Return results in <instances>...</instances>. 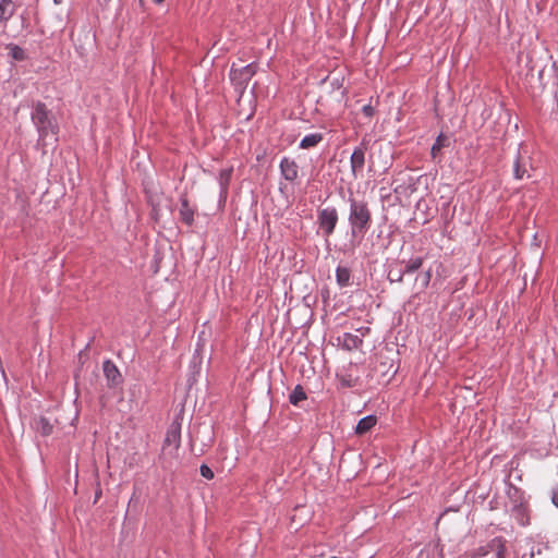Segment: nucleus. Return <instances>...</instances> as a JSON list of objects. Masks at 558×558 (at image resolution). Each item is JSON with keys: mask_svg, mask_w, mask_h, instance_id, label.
<instances>
[{"mask_svg": "<svg viewBox=\"0 0 558 558\" xmlns=\"http://www.w3.org/2000/svg\"><path fill=\"white\" fill-rule=\"evenodd\" d=\"M350 223L352 226V233L354 234L356 231H364L367 229V226L371 221V211L367 205L363 202H356L355 199H350Z\"/></svg>", "mask_w": 558, "mask_h": 558, "instance_id": "nucleus-1", "label": "nucleus"}, {"mask_svg": "<svg viewBox=\"0 0 558 558\" xmlns=\"http://www.w3.org/2000/svg\"><path fill=\"white\" fill-rule=\"evenodd\" d=\"M233 63L230 71V80L236 92L240 93L239 101L241 100L245 89L248 87L253 76L256 73V64L251 63L240 69H236Z\"/></svg>", "mask_w": 558, "mask_h": 558, "instance_id": "nucleus-2", "label": "nucleus"}, {"mask_svg": "<svg viewBox=\"0 0 558 558\" xmlns=\"http://www.w3.org/2000/svg\"><path fill=\"white\" fill-rule=\"evenodd\" d=\"M32 120L36 125L39 136L41 138L48 135V132L56 134L58 132V126L52 123V120L49 116V110L47 109L44 102L38 101L32 113Z\"/></svg>", "mask_w": 558, "mask_h": 558, "instance_id": "nucleus-3", "label": "nucleus"}, {"mask_svg": "<svg viewBox=\"0 0 558 558\" xmlns=\"http://www.w3.org/2000/svg\"><path fill=\"white\" fill-rule=\"evenodd\" d=\"M182 413L183 410L180 411V413L175 416L173 422L170 424L165 442H163V450H166L167 447L173 446L174 450H178L181 445V425H182Z\"/></svg>", "mask_w": 558, "mask_h": 558, "instance_id": "nucleus-4", "label": "nucleus"}, {"mask_svg": "<svg viewBox=\"0 0 558 558\" xmlns=\"http://www.w3.org/2000/svg\"><path fill=\"white\" fill-rule=\"evenodd\" d=\"M338 221V214L335 208H324L318 214L319 227L324 230L326 235H330Z\"/></svg>", "mask_w": 558, "mask_h": 558, "instance_id": "nucleus-5", "label": "nucleus"}, {"mask_svg": "<svg viewBox=\"0 0 558 558\" xmlns=\"http://www.w3.org/2000/svg\"><path fill=\"white\" fill-rule=\"evenodd\" d=\"M180 203V220L186 226H192L194 223V215L196 211L195 207L190 204V201L185 193L181 196Z\"/></svg>", "mask_w": 558, "mask_h": 558, "instance_id": "nucleus-6", "label": "nucleus"}, {"mask_svg": "<svg viewBox=\"0 0 558 558\" xmlns=\"http://www.w3.org/2000/svg\"><path fill=\"white\" fill-rule=\"evenodd\" d=\"M162 197L158 195H148V202L151 205V215L155 221H158L159 218L165 214L171 211L170 205L165 199V204H161Z\"/></svg>", "mask_w": 558, "mask_h": 558, "instance_id": "nucleus-7", "label": "nucleus"}, {"mask_svg": "<svg viewBox=\"0 0 558 558\" xmlns=\"http://www.w3.org/2000/svg\"><path fill=\"white\" fill-rule=\"evenodd\" d=\"M531 168V158L519 154L513 165V174L517 180H522L524 177L530 178L529 169Z\"/></svg>", "mask_w": 558, "mask_h": 558, "instance_id": "nucleus-8", "label": "nucleus"}, {"mask_svg": "<svg viewBox=\"0 0 558 558\" xmlns=\"http://www.w3.org/2000/svg\"><path fill=\"white\" fill-rule=\"evenodd\" d=\"M104 374L109 386H118L122 383V376L118 367L110 360H106L102 365Z\"/></svg>", "mask_w": 558, "mask_h": 558, "instance_id": "nucleus-9", "label": "nucleus"}, {"mask_svg": "<svg viewBox=\"0 0 558 558\" xmlns=\"http://www.w3.org/2000/svg\"><path fill=\"white\" fill-rule=\"evenodd\" d=\"M418 269V259L416 260H411L407 266H405V270L403 272H401L400 270H393L391 269L389 272H388V278L390 281H403V278L405 276L408 277H412L414 271Z\"/></svg>", "mask_w": 558, "mask_h": 558, "instance_id": "nucleus-10", "label": "nucleus"}, {"mask_svg": "<svg viewBox=\"0 0 558 558\" xmlns=\"http://www.w3.org/2000/svg\"><path fill=\"white\" fill-rule=\"evenodd\" d=\"M281 173L288 181H293L298 178V165L294 160L284 157L280 162Z\"/></svg>", "mask_w": 558, "mask_h": 558, "instance_id": "nucleus-11", "label": "nucleus"}, {"mask_svg": "<svg viewBox=\"0 0 558 558\" xmlns=\"http://www.w3.org/2000/svg\"><path fill=\"white\" fill-rule=\"evenodd\" d=\"M377 423V417L375 415H367L361 418L355 427V433L357 435H364L369 432Z\"/></svg>", "mask_w": 558, "mask_h": 558, "instance_id": "nucleus-12", "label": "nucleus"}, {"mask_svg": "<svg viewBox=\"0 0 558 558\" xmlns=\"http://www.w3.org/2000/svg\"><path fill=\"white\" fill-rule=\"evenodd\" d=\"M14 14L12 0H0V22L9 21Z\"/></svg>", "mask_w": 558, "mask_h": 558, "instance_id": "nucleus-13", "label": "nucleus"}, {"mask_svg": "<svg viewBox=\"0 0 558 558\" xmlns=\"http://www.w3.org/2000/svg\"><path fill=\"white\" fill-rule=\"evenodd\" d=\"M365 162V153L362 148H356L351 155V168L355 173L357 170H361Z\"/></svg>", "mask_w": 558, "mask_h": 558, "instance_id": "nucleus-14", "label": "nucleus"}, {"mask_svg": "<svg viewBox=\"0 0 558 558\" xmlns=\"http://www.w3.org/2000/svg\"><path fill=\"white\" fill-rule=\"evenodd\" d=\"M231 169H223L219 173V184H220V197L226 199L228 193V186L231 179Z\"/></svg>", "mask_w": 558, "mask_h": 558, "instance_id": "nucleus-15", "label": "nucleus"}, {"mask_svg": "<svg viewBox=\"0 0 558 558\" xmlns=\"http://www.w3.org/2000/svg\"><path fill=\"white\" fill-rule=\"evenodd\" d=\"M322 140H323V135L319 133L310 134V135H306L301 141L300 146H301V148L307 149V148L316 146Z\"/></svg>", "mask_w": 558, "mask_h": 558, "instance_id": "nucleus-16", "label": "nucleus"}, {"mask_svg": "<svg viewBox=\"0 0 558 558\" xmlns=\"http://www.w3.org/2000/svg\"><path fill=\"white\" fill-rule=\"evenodd\" d=\"M52 424L44 416H40L37 421V429L43 436H48L52 433Z\"/></svg>", "mask_w": 558, "mask_h": 558, "instance_id": "nucleus-17", "label": "nucleus"}, {"mask_svg": "<svg viewBox=\"0 0 558 558\" xmlns=\"http://www.w3.org/2000/svg\"><path fill=\"white\" fill-rule=\"evenodd\" d=\"M448 144V138L446 135L440 134L438 135L435 144L430 148V154L433 158H436L438 154L440 153L441 148L445 147Z\"/></svg>", "mask_w": 558, "mask_h": 558, "instance_id": "nucleus-18", "label": "nucleus"}, {"mask_svg": "<svg viewBox=\"0 0 558 558\" xmlns=\"http://www.w3.org/2000/svg\"><path fill=\"white\" fill-rule=\"evenodd\" d=\"M7 49L9 50V54L17 61H22L25 59V52L23 48H21L17 45L10 44L7 46Z\"/></svg>", "mask_w": 558, "mask_h": 558, "instance_id": "nucleus-19", "label": "nucleus"}, {"mask_svg": "<svg viewBox=\"0 0 558 558\" xmlns=\"http://www.w3.org/2000/svg\"><path fill=\"white\" fill-rule=\"evenodd\" d=\"M337 281L340 286H347L350 280V270L345 267H338L336 271Z\"/></svg>", "mask_w": 558, "mask_h": 558, "instance_id": "nucleus-20", "label": "nucleus"}, {"mask_svg": "<svg viewBox=\"0 0 558 558\" xmlns=\"http://www.w3.org/2000/svg\"><path fill=\"white\" fill-rule=\"evenodd\" d=\"M306 399V393L303 390L302 386L298 385L292 393L290 395V402L296 405L300 401Z\"/></svg>", "mask_w": 558, "mask_h": 558, "instance_id": "nucleus-21", "label": "nucleus"}, {"mask_svg": "<svg viewBox=\"0 0 558 558\" xmlns=\"http://www.w3.org/2000/svg\"><path fill=\"white\" fill-rule=\"evenodd\" d=\"M361 342L362 340L359 339L356 336L347 335L344 338V345L348 349L357 348V344Z\"/></svg>", "mask_w": 558, "mask_h": 558, "instance_id": "nucleus-22", "label": "nucleus"}, {"mask_svg": "<svg viewBox=\"0 0 558 558\" xmlns=\"http://www.w3.org/2000/svg\"><path fill=\"white\" fill-rule=\"evenodd\" d=\"M325 85H327L328 83H330L331 86L336 87L337 90L339 92V94L342 96L344 94L343 90H341V83H340V80L338 77H331V76H328L324 80L323 82Z\"/></svg>", "mask_w": 558, "mask_h": 558, "instance_id": "nucleus-23", "label": "nucleus"}, {"mask_svg": "<svg viewBox=\"0 0 558 558\" xmlns=\"http://www.w3.org/2000/svg\"><path fill=\"white\" fill-rule=\"evenodd\" d=\"M201 475L207 480L214 478V472L207 464H202L199 468Z\"/></svg>", "mask_w": 558, "mask_h": 558, "instance_id": "nucleus-24", "label": "nucleus"}, {"mask_svg": "<svg viewBox=\"0 0 558 558\" xmlns=\"http://www.w3.org/2000/svg\"><path fill=\"white\" fill-rule=\"evenodd\" d=\"M362 110H363L364 114L367 117L374 116V108L371 105H365Z\"/></svg>", "mask_w": 558, "mask_h": 558, "instance_id": "nucleus-25", "label": "nucleus"}, {"mask_svg": "<svg viewBox=\"0 0 558 558\" xmlns=\"http://www.w3.org/2000/svg\"><path fill=\"white\" fill-rule=\"evenodd\" d=\"M505 551H506L505 545L500 544L498 546V550L496 553V558H506L505 557Z\"/></svg>", "mask_w": 558, "mask_h": 558, "instance_id": "nucleus-26", "label": "nucleus"}, {"mask_svg": "<svg viewBox=\"0 0 558 558\" xmlns=\"http://www.w3.org/2000/svg\"><path fill=\"white\" fill-rule=\"evenodd\" d=\"M551 501L558 508V486L553 490Z\"/></svg>", "mask_w": 558, "mask_h": 558, "instance_id": "nucleus-27", "label": "nucleus"}, {"mask_svg": "<svg viewBox=\"0 0 558 558\" xmlns=\"http://www.w3.org/2000/svg\"><path fill=\"white\" fill-rule=\"evenodd\" d=\"M340 383L342 384V386H345V387L353 386L352 379H347L345 377H341Z\"/></svg>", "mask_w": 558, "mask_h": 558, "instance_id": "nucleus-28", "label": "nucleus"}, {"mask_svg": "<svg viewBox=\"0 0 558 558\" xmlns=\"http://www.w3.org/2000/svg\"><path fill=\"white\" fill-rule=\"evenodd\" d=\"M154 1H155L156 3H158V4L163 2V0H154Z\"/></svg>", "mask_w": 558, "mask_h": 558, "instance_id": "nucleus-29", "label": "nucleus"}, {"mask_svg": "<svg viewBox=\"0 0 558 558\" xmlns=\"http://www.w3.org/2000/svg\"><path fill=\"white\" fill-rule=\"evenodd\" d=\"M53 2H54L56 4H59V3H61V0H53Z\"/></svg>", "mask_w": 558, "mask_h": 558, "instance_id": "nucleus-30", "label": "nucleus"}, {"mask_svg": "<svg viewBox=\"0 0 558 558\" xmlns=\"http://www.w3.org/2000/svg\"><path fill=\"white\" fill-rule=\"evenodd\" d=\"M255 85H256V84H253V86H252V88H251V92H252V93H253V92H254V89H255Z\"/></svg>", "mask_w": 558, "mask_h": 558, "instance_id": "nucleus-31", "label": "nucleus"}]
</instances>
